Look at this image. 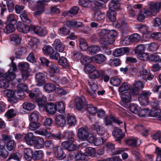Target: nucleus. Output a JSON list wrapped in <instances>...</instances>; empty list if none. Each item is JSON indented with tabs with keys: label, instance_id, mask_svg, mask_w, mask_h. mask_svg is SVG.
<instances>
[{
	"label": "nucleus",
	"instance_id": "obj_19",
	"mask_svg": "<svg viewBox=\"0 0 161 161\" xmlns=\"http://www.w3.org/2000/svg\"><path fill=\"white\" fill-rule=\"evenodd\" d=\"M32 30L36 34H37L40 36H45L47 34V31L45 29L42 28L40 26H37L34 27L33 26Z\"/></svg>",
	"mask_w": 161,
	"mask_h": 161
},
{
	"label": "nucleus",
	"instance_id": "obj_7",
	"mask_svg": "<svg viewBox=\"0 0 161 161\" xmlns=\"http://www.w3.org/2000/svg\"><path fill=\"white\" fill-rule=\"evenodd\" d=\"M53 151L56 157L58 158L63 159L66 157V155L64 152L63 149L60 146L55 147L53 148Z\"/></svg>",
	"mask_w": 161,
	"mask_h": 161
},
{
	"label": "nucleus",
	"instance_id": "obj_38",
	"mask_svg": "<svg viewBox=\"0 0 161 161\" xmlns=\"http://www.w3.org/2000/svg\"><path fill=\"white\" fill-rule=\"evenodd\" d=\"M9 82L2 76L0 77V87L7 88L9 86Z\"/></svg>",
	"mask_w": 161,
	"mask_h": 161
},
{
	"label": "nucleus",
	"instance_id": "obj_1",
	"mask_svg": "<svg viewBox=\"0 0 161 161\" xmlns=\"http://www.w3.org/2000/svg\"><path fill=\"white\" fill-rule=\"evenodd\" d=\"M100 37L99 40L101 44L109 45L113 43L115 38L117 35V32L114 30L109 31L106 29L101 30L99 33Z\"/></svg>",
	"mask_w": 161,
	"mask_h": 161
},
{
	"label": "nucleus",
	"instance_id": "obj_2",
	"mask_svg": "<svg viewBox=\"0 0 161 161\" xmlns=\"http://www.w3.org/2000/svg\"><path fill=\"white\" fill-rule=\"evenodd\" d=\"M121 104L122 106L125 108L129 107V103L131 99V95L128 92H125L121 95Z\"/></svg>",
	"mask_w": 161,
	"mask_h": 161
},
{
	"label": "nucleus",
	"instance_id": "obj_33",
	"mask_svg": "<svg viewBox=\"0 0 161 161\" xmlns=\"http://www.w3.org/2000/svg\"><path fill=\"white\" fill-rule=\"evenodd\" d=\"M116 13L114 10L109 9L108 11L107 16L112 22H114L116 20Z\"/></svg>",
	"mask_w": 161,
	"mask_h": 161
},
{
	"label": "nucleus",
	"instance_id": "obj_3",
	"mask_svg": "<svg viewBox=\"0 0 161 161\" xmlns=\"http://www.w3.org/2000/svg\"><path fill=\"white\" fill-rule=\"evenodd\" d=\"M88 83L90 86L91 90H86L87 94L89 95L92 98H95L96 96V92L97 89V82H94L91 80H88Z\"/></svg>",
	"mask_w": 161,
	"mask_h": 161
},
{
	"label": "nucleus",
	"instance_id": "obj_15",
	"mask_svg": "<svg viewBox=\"0 0 161 161\" xmlns=\"http://www.w3.org/2000/svg\"><path fill=\"white\" fill-rule=\"evenodd\" d=\"M53 46L55 50L59 52H62L64 49L65 46L58 39L55 40L53 44Z\"/></svg>",
	"mask_w": 161,
	"mask_h": 161
},
{
	"label": "nucleus",
	"instance_id": "obj_49",
	"mask_svg": "<svg viewBox=\"0 0 161 161\" xmlns=\"http://www.w3.org/2000/svg\"><path fill=\"white\" fill-rule=\"evenodd\" d=\"M29 45L32 48L37 47V43L39 42L38 40L35 37H32L29 39Z\"/></svg>",
	"mask_w": 161,
	"mask_h": 161
},
{
	"label": "nucleus",
	"instance_id": "obj_46",
	"mask_svg": "<svg viewBox=\"0 0 161 161\" xmlns=\"http://www.w3.org/2000/svg\"><path fill=\"white\" fill-rule=\"evenodd\" d=\"M41 124L37 121L31 122L29 124V129L32 130H35L39 128Z\"/></svg>",
	"mask_w": 161,
	"mask_h": 161
},
{
	"label": "nucleus",
	"instance_id": "obj_4",
	"mask_svg": "<svg viewBox=\"0 0 161 161\" xmlns=\"http://www.w3.org/2000/svg\"><path fill=\"white\" fill-rule=\"evenodd\" d=\"M75 101L76 108L78 110H80L84 108H85L87 104L86 99L83 96L81 97H76Z\"/></svg>",
	"mask_w": 161,
	"mask_h": 161
},
{
	"label": "nucleus",
	"instance_id": "obj_48",
	"mask_svg": "<svg viewBox=\"0 0 161 161\" xmlns=\"http://www.w3.org/2000/svg\"><path fill=\"white\" fill-rule=\"evenodd\" d=\"M18 67L19 69L21 70L26 71L29 68V64L26 62H21L19 64Z\"/></svg>",
	"mask_w": 161,
	"mask_h": 161
},
{
	"label": "nucleus",
	"instance_id": "obj_52",
	"mask_svg": "<svg viewBox=\"0 0 161 161\" xmlns=\"http://www.w3.org/2000/svg\"><path fill=\"white\" fill-rule=\"evenodd\" d=\"M110 82L113 86H118L120 84L121 80L117 77H114L111 78Z\"/></svg>",
	"mask_w": 161,
	"mask_h": 161
},
{
	"label": "nucleus",
	"instance_id": "obj_50",
	"mask_svg": "<svg viewBox=\"0 0 161 161\" xmlns=\"http://www.w3.org/2000/svg\"><path fill=\"white\" fill-rule=\"evenodd\" d=\"M11 41L14 42L16 44L19 45L21 42V39L18 35L15 34H13L10 36Z\"/></svg>",
	"mask_w": 161,
	"mask_h": 161
},
{
	"label": "nucleus",
	"instance_id": "obj_43",
	"mask_svg": "<svg viewBox=\"0 0 161 161\" xmlns=\"http://www.w3.org/2000/svg\"><path fill=\"white\" fill-rule=\"evenodd\" d=\"M129 39L131 42H137L140 40V36L137 33L134 34L129 37Z\"/></svg>",
	"mask_w": 161,
	"mask_h": 161
},
{
	"label": "nucleus",
	"instance_id": "obj_57",
	"mask_svg": "<svg viewBox=\"0 0 161 161\" xmlns=\"http://www.w3.org/2000/svg\"><path fill=\"white\" fill-rule=\"evenodd\" d=\"M7 21L10 23L15 24L17 22L16 15L15 14H11L7 18Z\"/></svg>",
	"mask_w": 161,
	"mask_h": 161
},
{
	"label": "nucleus",
	"instance_id": "obj_42",
	"mask_svg": "<svg viewBox=\"0 0 161 161\" xmlns=\"http://www.w3.org/2000/svg\"><path fill=\"white\" fill-rule=\"evenodd\" d=\"M36 133L42 136H44L47 137H50L51 136V134L45 129H40L39 130H36Z\"/></svg>",
	"mask_w": 161,
	"mask_h": 161
},
{
	"label": "nucleus",
	"instance_id": "obj_8",
	"mask_svg": "<svg viewBox=\"0 0 161 161\" xmlns=\"http://www.w3.org/2000/svg\"><path fill=\"white\" fill-rule=\"evenodd\" d=\"M138 139L134 137H131L125 140L126 144L131 147H137L139 146L141 143L140 140L138 141Z\"/></svg>",
	"mask_w": 161,
	"mask_h": 161
},
{
	"label": "nucleus",
	"instance_id": "obj_13",
	"mask_svg": "<svg viewBox=\"0 0 161 161\" xmlns=\"http://www.w3.org/2000/svg\"><path fill=\"white\" fill-rule=\"evenodd\" d=\"M37 136H34L31 132L28 133L25 136L24 138L26 143L30 145H32L36 139Z\"/></svg>",
	"mask_w": 161,
	"mask_h": 161
},
{
	"label": "nucleus",
	"instance_id": "obj_40",
	"mask_svg": "<svg viewBox=\"0 0 161 161\" xmlns=\"http://www.w3.org/2000/svg\"><path fill=\"white\" fill-rule=\"evenodd\" d=\"M86 155L81 152H78L75 154V159L76 160H83L86 159Z\"/></svg>",
	"mask_w": 161,
	"mask_h": 161
},
{
	"label": "nucleus",
	"instance_id": "obj_34",
	"mask_svg": "<svg viewBox=\"0 0 161 161\" xmlns=\"http://www.w3.org/2000/svg\"><path fill=\"white\" fill-rule=\"evenodd\" d=\"M43 156V151L41 150L35 151L32 155V158L34 160L41 159Z\"/></svg>",
	"mask_w": 161,
	"mask_h": 161
},
{
	"label": "nucleus",
	"instance_id": "obj_27",
	"mask_svg": "<svg viewBox=\"0 0 161 161\" xmlns=\"http://www.w3.org/2000/svg\"><path fill=\"white\" fill-rule=\"evenodd\" d=\"M47 67L49 68V72L51 73L55 74L59 71V68L56 64H53L51 62L49 63Z\"/></svg>",
	"mask_w": 161,
	"mask_h": 161
},
{
	"label": "nucleus",
	"instance_id": "obj_44",
	"mask_svg": "<svg viewBox=\"0 0 161 161\" xmlns=\"http://www.w3.org/2000/svg\"><path fill=\"white\" fill-rule=\"evenodd\" d=\"M96 70V67L91 64L87 65L85 66L84 69L85 72L89 74L94 73Z\"/></svg>",
	"mask_w": 161,
	"mask_h": 161
},
{
	"label": "nucleus",
	"instance_id": "obj_11",
	"mask_svg": "<svg viewBox=\"0 0 161 161\" xmlns=\"http://www.w3.org/2000/svg\"><path fill=\"white\" fill-rule=\"evenodd\" d=\"M45 108L46 111L51 114H55L57 110V106L54 103H52L46 104Z\"/></svg>",
	"mask_w": 161,
	"mask_h": 161
},
{
	"label": "nucleus",
	"instance_id": "obj_61",
	"mask_svg": "<svg viewBox=\"0 0 161 161\" xmlns=\"http://www.w3.org/2000/svg\"><path fill=\"white\" fill-rule=\"evenodd\" d=\"M161 112L160 109H152L149 113L150 116L152 117H156L157 118L159 116Z\"/></svg>",
	"mask_w": 161,
	"mask_h": 161
},
{
	"label": "nucleus",
	"instance_id": "obj_24",
	"mask_svg": "<svg viewBox=\"0 0 161 161\" xmlns=\"http://www.w3.org/2000/svg\"><path fill=\"white\" fill-rule=\"evenodd\" d=\"M58 63L64 68H68L69 66V62L67 59L64 57L59 58Z\"/></svg>",
	"mask_w": 161,
	"mask_h": 161
},
{
	"label": "nucleus",
	"instance_id": "obj_55",
	"mask_svg": "<svg viewBox=\"0 0 161 161\" xmlns=\"http://www.w3.org/2000/svg\"><path fill=\"white\" fill-rule=\"evenodd\" d=\"M16 114V111L15 109H11L9 110L6 113L5 115L8 118H11L15 117Z\"/></svg>",
	"mask_w": 161,
	"mask_h": 161
},
{
	"label": "nucleus",
	"instance_id": "obj_62",
	"mask_svg": "<svg viewBox=\"0 0 161 161\" xmlns=\"http://www.w3.org/2000/svg\"><path fill=\"white\" fill-rule=\"evenodd\" d=\"M145 49V47L144 45L140 44L136 48L135 52L136 53L140 54L144 52Z\"/></svg>",
	"mask_w": 161,
	"mask_h": 161
},
{
	"label": "nucleus",
	"instance_id": "obj_59",
	"mask_svg": "<svg viewBox=\"0 0 161 161\" xmlns=\"http://www.w3.org/2000/svg\"><path fill=\"white\" fill-rule=\"evenodd\" d=\"M151 93L148 91H143L139 95V97L143 98V99L148 100V97L150 95Z\"/></svg>",
	"mask_w": 161,
	"mask_h": 161
},
{
	"label": "nucleus",
	"instance_id": "obj_9",
	"mask_svg": "<svg viewBox=\"0 0 161 161\" xmlns=\"http://www.w3.org/2000/svg\"><path fill=\"white\" fill-rule=\"evenodd\" d=\"M89 132L86 129L81 127L78 130L77 136L80 140H85Z\"/></svg>",
	"mask_w": 161,
	"mask_h": 161
},
{
	"label": "nucleus",
	"instance_id": "obj_22",
	"mask_svg": "<svg viewBox=\"0 0 161 161\" xmlns=\"http://www.w3.org/2000/svg\"><path fill=\"white\" fill-rule=\"evenodd\" d=\"M26 52V48L23 47H19L16 48L15 50V57L17 58H20V57L24 54Z\"/></svg>",
	"mask_w": 161,
	"mask_h": 161
},
{
	"label": "nucleus",
	"instance_id": "obj_39",
	"mask_svg": "<svg viewBox=\"0 0 161 161\" xmlns=\"http://www.w3.org/2000/svg\"><path fill=\"white\" fill-rule=\"evenodd\" d=\"M100 47L99 46L96 45L90 46L88 48V50L90 53L92 54H94L99 51Z\"/></svg>",
	"mask_w": 161,
	"mask_h": 161
},
{
	"label": "nucleus",
	"instance_id": "obj_53",
	"mask_svg": "<svg viewBox=\"0 0 161 161\" xmlns=\"http://www.w3.org/2000/svg\"><path fill=\"white\" fill-rule=\"evenodd\" d=\"M20 17L22 21L26 23H29L31 21L28 17L27 14L25 12H23L20 15Z\"/></svg>",
	"mask_w": 161,
	"mask_h": 161
},
{
	"label": "nucleus",
	"instance_id": "obj_25",
	"mask_svg": "<svg viewBox=\"0 0 161 161\" xmlns=\"http://www.w3.org/2000/svg\"><path fill=\"white\" fill-rule=\"evenodd\" d=\"M113 134L114 137L118 139V140L122 139L124 136L121 130L117 127L114 128Z\"/></svg>",
	"mask_w": 161,
	"mask_h": 161
},
{
	"label": "nucleus",
	"instance_id": "obj_10",
	"mask_svg": "<svg viewBox=\"0 0 161 161\" xmlns=\"http://www.w3.org/2000/svg\"><path fill=\"white\" fill-rule=\"evenodd\" d=\"M129 52V49L127 47H122L115 49L113 52V54L115 57H118Z\"/></svg>",
	"mask_w": 161,
	"mask_h": 161
},
{
	"label": "nucleus",
	"instance_id": "obj_37",
	"mask_svg": "<svg viewBox=\"0 0 161 161\" xmlns=\"http://www.w3.org/2000/svg\"><path fill=\"white\" fill-rule=\"evenodd\" d=\"M108 64L112 67H116L119 65L121 63L120 60L118 58L110 59L108 62Z\"/></svg>",
	"mask_w": 161,
	"mask_h": 161
},
{
	"label": "nucleus",
	"instance_id": "obj_56",
	"mask_svg": "<svg viewBox=\"0 0 161 161\" xmlns=\"http://www.w3.org/2000/svg\"><path fill=\"white\" fill-rule=\"evenodd\" d=\"M35 107V105L30 103H25L23 104V108L27 110H31Z\"/></svg>",
	"mask_w": 161,
	"mask_h": 161
},
{
	"label": "nucleus",
	"instance_id": "obj_58",
	"mask_svg": "<svg viewBox=\"0 0 161 161\" xmlns=\"http://www.w3.org/2000/svg\"><path fill=\"white\" fill-rule=\"evenodd\" d=\"M130 85L128 84L125 82L123 83L119 88V92H122L124 91H126L129 89Z\"/></svg>",
	"mask_w": 161,
	"mask_h": 161
},
{
	"label": "nucleus",
	"instance_id": "obj_45",
	"mask_svg": "<svg viewBox=\"0 0 161 161\" xmlns=\"http://www.w3.org/2000/svg\"><path fill=\"white\" fill-rule=\"evenodd\" d=\"M22 156V154L19 153H13L11 155L7 160V161H9L12 159L19 161Z\"/></svg>",
	"mask_w": 161,
	"mask_h": 161
},
{
	"label": "nucleus",
	"instance_id": "obj_63",
	"mask_svg": "<svg viewBox=\"0 0 161 161\" xmlns=\"http://www.w3.org/2000/svg\"><path fill=\"white\" fill-rule=\"evenodd\" d=\"M70 32L69 29L65 27H63L60 28L58 31V33L59 34L67 35Z\"/></svg>",
	"mask_w": 161,
	"mask_h": 161
},
{
	"label": "nucleus",
	"instance_id": "obj_47",
	"mask_svg": "<svg viewBox=\"0 0 161 161\" xmlns=\"http://www.w3.org/2000/svg\"><path fill=\"white\" fill-rule=\"evenodd\" d=\"M79 41L80 47L82 50L85 51L88 49V45L86 40L83 39L81 38L80 39Z\"/></svg>",
	"mask_w": 161,
	"mask_h": 161
},
{
	"label": "nucleus",
	"instance_id": "obj_54",
	"mask_svg": "<svg viewBox=\"0 0 161 161\" xmlns=\"http://www.w3.org/2000/svg\"><path fill=\"white\" fill-rule=\"evenodd\" d=\"M16 146V143L14 140L8 141L6 144V147L9 151H11Z\"/></svg>",
	"mask_w": 161,
	"mask_h": 161
},
{
	"label": "nucleus",
	"instance_id": "obj_29",
	"mask_svg": "<svg viewBox=\"0 0 161 161\" xmlns=\"http://www.w3.org/2000/svg\"><path fill=\"white\" fill-rule=\"evenodd\" d=\"M36 101L39 106L41 107H43L47 101V98L45 96L41 97L36 96L35 97Z\"/></svg>",
	"mask_w": 161,
	"mask_h": 161
},
{
	"label": "nucleus",
	"instance_id": "obj_23",
	"mask_svg": "<svg viewBox=\"0 0 161 161\" xmlns=\"http://www.w3.org/2000/svg\"><path fill=\"white\" fill-rule=\"evenodd\" d=\"M2 76L9 82L14 79L16 76L15 73L11 71L10 69Z\"/></svg>",
	"mask_w": 161,
	"mask_h": 161
},
{
	"label": "nucleus",
	"instance_id": "obj_18",
	"mask_svg": "<svg viewBox=\"0 0 161 161\" xmlns=\"http://www.w3.org/2000/svg\"><path fill=\"white\" fill-rule=\"evenodd\" d=\"M106 58L103 54H97L93 56V62L98 64H101L106 60Z\"/></svg>",
	"mask_w": 161,
	"mask_h": 161
},
{
	"label": "nucleus",
	"instance_id": "obj_14",
	"mask_svg": "<svg viewBox=\"0 0 161 161\" xmlns=\"http://www.w3.org/2000/svg\"><path fill=\"white\" fill-rule=\"evenodd\" d=\"M33 28V26H30L29 25L24 23H21L20 25L18 26L17 29L19 32L25 33L32 30Z\"/></svg>",
	"mask_w": 161,
	"mask_h": 161
},
{
	"label": "nucleus",
	"instance_id": "obj_17",
	"mask_svg": "<svg viewBox=\"0 0 161 161\" xmlns=\"http://www.w3.org/2000/svg\"><path fill=\"white\" fill-rule=\"evenodd\" d=\"M149 8L152 11L155 13L159 10V2H150L148 3Z\"/></svg>",
	"mask_w": 161,
	"mask_h": 161
},
{
	"label": "nucleus",
	"instance_id": "obj_21",
	"mask_svg": "<svg viewBox=\"0 0 161 161\" xmlns=\"http://www.w3.org/2000/svg\"><path fill=\"white\" fill-rule=\"evenodd\" d=\"M93 74L89 75L91 79H97L99 77H103L104 75V71L103 70H96Z\"/></svg>",
	"mask_w": 161,
	"mask_h": 161
},
{
	"label": "nucleus",
	"instance_id": "obj_20",
	"mask_svg": "<svg viewBox=\"0 0 161 161\" xmlns=\"http://www.w3.org/2000/svg\"><path fill=\"white\" fill-rule=\"evenodd\" d=\"M44 141L43 139L41 137L37 136L34 142V147L38 149L42 148L44 146Z\"/></svg>",
	"mask_w": 161,
	"mask_h": 161
},
{
	"label": "nucleus",
	"instance_id": "obj_32",
	"mask_svg": "<svg viewBox=\"0 0 161 161\" xmlns=\"http://www.w3.org/2000/svg\"><path fill=\"white\" fill-rule=\"evenodd\" d=\"M74 134L72 131L65 132L63 134V138H64L70 142H74V139L73 137Z\"/></svg>",
	"mask_w": 161,
	"mask_h": 161
},
{
	"label": "nucleus",
	"instance_id": "obj_51",
	"mask_svg": "<svg viewBox=\"0 0 161 161\" xmlns=\"http://www.w3.org/2000/svg\"><path fill=\"white\" fill-rule=\"evenodd\" d=\"M96 151L95 149L92 147H87L85 151L86 155V158L87 156H93L95 155Z\"/></svg>",
	"mask_w": 161,
	"mask_h": 161
},
{
	"label": "nucleus",
	"instance_id": "obj_5",
	"mask_svg": "<svg viewBox=\"0 0 161 161\" xmlns=\"http://www.w3.org/2000/svg\"><path fill=\"white\" fill-rule=\"evenodd\" d=\"M46 75L45 74L42 72H38L36 74L35 78L37 86H41L45 82Z\"/></svg>",
	"mask_w": 161,
	"mask_h": 161
},
{
	"label": "nucleus",
	"instance_id": "obj_16",
	"mask_svg": "<svg viewBox=\"0 0 161 161\" xmlns=\"http://www.w3.org/2000/svg\"><path fill=\"white\" fill-rule=\"evenodd\" d=\"M92 125L94 130L97 132V134L102 135L104 134L105 131L104 129L99 122L97 121L95 122Z\"/></svg>",
	"mask_w": 161,
	"mask_h": 161
},
{
	"label": "nucleus",
	"instance_id": "obj_26",
	"mask_svg": "<svg viewBox=\"0 0 161 161\" xmlns=\"http://www.w3.org/2000/svg\"><path fill=\"white\" fill-rule=\"evenodd\" d=\"M24 157L28 161H30L32 158L33 151L30 148H25L24 150Z\"/></svg>",
	"mask_w": 161,
	"mask_h": 161
},
{
	"label": "nucleus",
	"instance_id": "obj_31",
	"mask_svg": "<svg viewBox=\"0 0 161 161\" xmlns=\"http://www.w3.org/2000/svg\"><path fill=\"white\" fill-rule=\"evenodd\" d=\"M8 155V151L5 148V144L0 146V158L5 159Z\"/></svg>",
	"mask_w": 161,
	"mask_h": 161
},
{
	"label": "nucleus",
	"instance_id": "obj_41",
	"mask_svg": "<svg viewBox=\"0 0 161 161\" xmlns=\"http://www.w3.org/2000/svg\"><path fill=\"white\" fill-rule=\"evenodd\" d=\"M14 24L9 23L8 24L4 29V31L7 34L13 32L15 30L14 26Z\"/></svg>",
	"mask_w": 161,
	"mask_h": 161
},
{
	"label": "nucleus",
	"instance_id": "obj_30",
	"mask_svg": "<svg viewBox=\"0 0 161 161\" xmlns=\"http://www.w3.org/2000/svg\"><path fill=\"white\" fill-rule=\"evenodd\" d=\"M56 86L51 83L46 84L44 86V91L48 93H50L53 92L55 90Z\"/></svg>",
	"mask_w": 161,
	"mask_h": 161
},
{
	"label": "nucleus",
	"instance_id": "obj_60",
	"mask_svg": "<svg viewBox=\"0 0 161 161\" xmlns=\"http://www.w3.org/2000/svg\"><path fill=\"white\" fill-rule=\"evenodd\" d=\"M120 7V4L117 2H110L109 4V9L117 10Z\"/></svg>",
	"mask_w": 161,
	"mask_h": 161
},
{
	"label": "nucleus",
	"instance_id": "obj_35",
	"mask_svg": "<svg viewBox=\"0 0 161 161\" xmlns=\"http://www.w3.org/2000/svg\"><path fill=\"white\" fill-rule=\"evenodd\" d=\"M105 147L106 149V150L108 152V153H110L111 152H113L112 154H118L119 153L118 152H114V146L112 143L108 142L105 145Z\"/></svg>",
	"mask_w": 161,
	"mask_h": 161
},
{
	"label": "nucleus",
	"instance_id": "obj_28",
	"mask_svg": "<svg viewBox=\"0 0 161 161\" xmlns=\"http://www.w3.org/2000/svg\"><path fill=\"white\" fill-rule=\"evenodd\" d=\"M105 14L99 10L95 11L94 13V18L95 20H103L105 18Z\"/></svg>",
	"mask_w": 161,
	"mask_h": 161
},
{
	"label": "nucleus",
	"instance_id": "obj_36",
	"mask_svg": "<svg viewBox=\"0 0 161 161\" xmlns=\"http://www.w3.org/2000/svg\"><path fill=\"white\" fill-rule=\"evenodd\" d=\"M85 108L86 109V110L90 114H94L97 112V107L93 106L91 104H88L87 103Z\"/></svg>",
	"mask_w": 161,
	"mask_h": 161
},
{
	"label": "nucleus",
	"instance_id": "obj_64",
	"mask_svg": "<svg viewBox=\"0 0 161 161\" xmlns=\"http://www.w3.org/2000/svg\"><path fill=\"white\" fill-rule=\"evenodd\" d=\"M137 57L140 60L146 61L149 59V56L147 53H141L137 55Z\"/></svg>",
	"mask_w": 161,
	"mask_h": 161
},
{
	"label": "nucleus",
	"instance_id": "obj_6",
	"mask_svg": "<svg viewBox=\"0 0 161 161\" xmlns=\"http://www.w3.org/2000/svg\"><path fill=\"white\" fill-rule=\"evenodd\" d=\"M112 120L119 125L123 123V122L118 118L111 116H106L104 118V122L105 125L106 126L111 125L112 123Z\"/></svg>",
	"mask_w": 161,
	"mask_h": 161
},
{
	"label": "nucleus",
	"instance_id": "obj_12",
	"mask_svg": "<svg viewBox=\"0 0 161 161\" xmlns=\"http://www.w3.org/2000/svg\"><path fill=\"white\" fill-rule=\"evenodd\" d=\"M65 114H59L56 116L55 118V122L58 125L62 127L64 126L66 123Z\"/></svg>",
	"mask_w": 161,
	"mask_h": 161
}]
</instances>
